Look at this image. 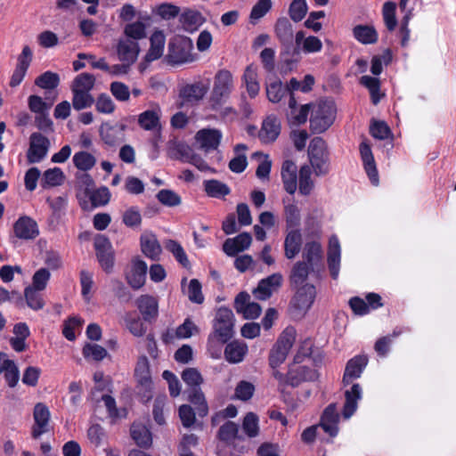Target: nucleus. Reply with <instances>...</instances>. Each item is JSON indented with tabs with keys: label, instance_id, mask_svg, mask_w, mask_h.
Returning a JSON list of instances; mask_svg holds the SVG:
<instances>
[{
	"label": "nucleus",
	"instance_id": "nucleus-4",
	"mask_svg": "<svg viewBox=\"0 0 456 456\" xmlns=\"http://www.w3.org/2000/svg\"><path fill=\"white\" fill-rule=\"evenodd\" d=\"M307 153L315 175H326L329 172V153L324 140L321 137L312 139Z\"/></svg>",
	"mask_w": 456,
	"mask_h": 456
},
{
	"label": "nucleus",
	"instance_id": "nucleus-35",
	"mask_svg": "<svg viewBox=\"0 0 456 456\" xmlns=\"http://www.w3.org/2000/svg\"><path fill=\"white\" fill-rule=\"evenodd\" d=\"M353 35L363 45L375 44L378 41V33L371 26L357 25L353 28Z\"/></svg>",
	"mask_w": 456,
	"mask_h": 456
},
{
	"label": "nucleus",
	"instance_id": "nucleus-6",
	"mask_svg": "<svg viewBox=\"0 0 456 456\" xmlns=\"http://www.w3.org/2000/svg\"><path fill=\"white\" fill-rule=\"evenodd\" d=\"M234 314L227 307H220L213 322V332L224 339H231L234 334Z\"/></svg>",
	"mask_w": 456,
	"mask_h": 456
},
{
	"label": "nucleus",
	"instance_id": "nucleus-60",
	"mask_svg": "<svg viewBox=\"0 0 456 456\" xmlns=\"http://www.w3.org/2000/svg\"><path fill=\"white\" fill-rule=\"evenodd\" d=\"M284 216L289 227H296L300 224V210L295 203H285Z\"/></svg>",
	"mask_w": 456,
	"mask_h": 456
},
{
	"label": "nucleus",
	"instance_id": "nucleus-51",
	"mask_svg": "<svg viewBox=\"0 0 456 456\" xmlns=\"http://www.w3.org/2000/svg\"><path fill=\"white\" fill-rule=\"evenodd\" d=\"M53 102L54 98L50 102H45L38 95H30L28 99V105L30 111L37 115L44 112H49Z\"/></svg>",
	"mask_w": 456,
	"mask_h": 456
},
{
	"label": "nucleus",
	"instance_id": "nucleus-20",
	"mask_svg": "<svg viewBox=\"0 0 456 456\" xmlns=\"http://www.w3.org/2000/svg\"><path fill=\"white\" fill-rule=\"evenodd\" d=\"M317 378V371L305 366L290 368L289 370V385L294 387L299 386L302 382L314 381Z\"/></svg>",
	"mask_w": 456,
	"mask_h": 456
},
{
	"label": "nucleus",
	"instance_id": "nucleus-13",
	"mask_svg": "<svg viewBox=\"0 0 456 456\" xmlns=\"http://www.w3.org/2000/svg\"><path fill=\"white\" fill-rule=\"evenodd\" d=\"M252 237L248 232H241L234 238L227 239L223 244L224 252L229 256H234L249 248Z\"/></svg>",
	"mask_w": 456,
	"mask_h": 456
},
{
	"label": "nucleus",
	"instance_id": "nucleus-37",
	"mask_svg": "<svg viewBox=\"0 0 456 456\" xmlns=\"http://www.w3.org/2000/svg\"><path fill=\"white\" fill-rule=\"evenodd\" d=\"M65 175L60 167H53L45 170L43 174L41 185L43 188L59 186L63 183Z\"/></svg>",
	"mask_w": 456,
	"mask_h": 456
},
{
	"label": "nucleus",
	"instance_id": "nucleus-54",
	"mask_svg": "<svg viewBox=\"0 0 456 456\" xmlns=\"http://www.w3.org/2000/svg\"><path fill=\"white\" fill-rule=\"evenodd\" d=\"M72 106L77 110L91 107L94 103V98L90 93L72 91Z\"/></svg>",
	"mask_w": 456,
	"mask_h": 456
},
{
	"label": "nucleus",
	"instance_id": "nucleus-56",
	"mask_svg": "<svg viewBox=\"0 0 456 456\" xmlns=\"http://www.w3.org/2000/svg\"><path fill=\"white\" fill-rule=\"evenodd\" d=\"M395 9H396V4L394 2L388 1V2H386L383 5V9H382L383 19H384L386 27L389 31H393L397 25V20L395 18Z\"/></svg>",
	"mask_w": 456,
	"mask_h": 456
},
{
	"label": "nucleus",
	"instance_id": "nucleus-5",
	"mask_svg": "<svg viewBox=\"0 0 456 456\" xmlns=\"http://www.w3.org/2000/svg\"><path fill=\"white\" fill-rule=\"evenodd\" d=\"M192 50L193 44L189 37L174 38L168 44L167 61L172 64L192 62L195 60Z\"/></svg>",
	"mask_w": 456,
	"mask_h": 456
},
{
	"label": "nucleus",
	"instance_id": "nucleus-41",
	"mask_svg": "<svg viewBox=\"0 0 456 456\" xmlns=\"http://www.w3.org/2000/svg\"><path fill=\"white\" fill-rule=\"evenodd\" d=\"M204 187L208 195L214 198L224 197L230 193L225 183L215 179L205 181Z\"/></svg>",
	"mask_w": 456,
	"mask_h": 456
},
{
	"label": "nucleus",
	"instance_id": "nucleus-18",
	"mask_svg": "<svg viewBox=\"0 0 456 456\" xmlns=\"http://www.w3.org/2000/svg\"><path fill=\"white\" fill-rule=\"evenodd\" d=\"M360 153L364 165L365 171L374 185L379 183V175L371 149L368 143L362 142L360 144Z\"/></svg>",
	"mask_w": 456,
	"mask_h": 456
},
{
	"label": "nucleus",
	"instance_id": "nucleus-7",
	"mask_svg": "<svg viewBox=\"0 0 456 456\" xmlns=\"http://www.w3.org/2000/svg\"><path fill=\"white\" fill-rule=\"evenodd\" d=\"M50 141L41 133H32L29 137V147L27 151V159L29 164L42 161L47 155Z\"/></svg>",
	"mask_w": 456,
	"mask_h": 456
},
{
	"label": "nucleus",
	"instance_id": "nucleus-11",
	"mask_svg": "<svg viewBox=\"0 0 456 456\" xmlns=\"http://www.w3.org/2000/svg\"><path fill=\"white\" fill-rule=\"evenodd\" d=\"M15 236L21 240H34L39 234L37 224L31 217L20 216L13 224Z\"/></svg>",
	"mask_w": 456,
	"mask_h": 456
},
{
	"label": "nucleus",
	"instance_id": "nucleus-55",
	"mask_svg": "<svg viewBox=\"0 0 456 456\" xmlns=\"http://www.w3.org/2000/svg\"><path fill=\"white\" fill-rule=\"evenodd\" d=\"M265 90L268 100L274 103L279 102L286 94V89L281 80H274L267 84Z\"/></svg>",
	"mask_w": 456,
	"mask_h": 456
},
{
	"label": "nucleus",
	"instance_id": "nucleus-21",
	"mask_svg": "<svg viewBox=\"0 0 456 456\" xmlns=\"http://www.w3.org/2000/svg\"><path fill=\"white\" fill-rule=\"evenodd\" d=\"M281 133V124L277 118L268 117L264 120L258 137L264 143L273 142Z\"/></svg>",
	"mask_w": 456,
	"mask_h": 456
},
{
	"label": "nucleus",
	"instance_id": "nucleus-48",
	"mask_svg": "<svg viewBox=\"0 0 456 456\" xmlns=\"http://www.w3.org/2000/svg\"><path fill=\"white\" fill-rule=\"evenodd\" d=\"M360 83L369 89L372 103L375 105L378 104L381 97L379 94L380 83L379 78L370 76H362L360 78Z\"/></svg>",
	"mask_w": 456,
	"mask_h": 456
},
{
	"label": "nucleus",
	"instance_id": "nucleus-58",
	"mask_svg": "<svg viewBox=\"0 0 456 456\" xmlns=\"http://www.w3.org/2000/svg\"><path fill=\"white\" fill-rule=\"evenodd\" d=\"M242 428L248 437H256L259 433L258 417L254 412H248L242 422Z\"/></svg>",
	"mask_w": 456,
	"mask_h": 456
},
{
	"label": "nucleus",
	"instance_id": "nucleus-25",
	"mask_svg": "<svg viewBox=\"0 0 456 456\" xmlns=\"http://www.w3.org/2000/svg\"><path fill=\"white\" fill-rule=\"evenodd\" d=\"M248 353V346L238 340L228 343L224 348V358L230 363H239L243 361Z\"/></svg>",
	"mask_w": 456,
	"mask_h": 456
},
{
	"label": "nucleus",
	"instance_id": "nucleus-19",
	"mask_svg": "<svg viewBox=\"0 0 456 456\" xmlns=\"http://www.w3.org/2000/svg\"><path fill=\"white\" fill-rule=\"evenodd\" d=\"M297 168L292 160H285L281 166V178L285 191L289 194H294L297 190Z\"/></svg>",
	"mask_w": 456,
	"mask_h": 456
},
{
	"label": "nucleus",
	"instance_id": "nucleus-45",
	"mask_svg": "<svg viewBox=\"0 0 456 456\" xmlns=\"http://www.w3.org/2000/svg\"><path fill=\"white\" fill-rule=\"evenodd\" d=\"M82 354L86 360L100 362L107 356V350L100 345L87 343L84 346Z\"/></svg>",
	"mask_w": 456,
	"mask_h": 456
},
{
	"label": "nucleus",
	"instance_id": "nucleus-10",
	"mask_svg": "<svg viewBox=\"0 0 456 456\" xmlns=\"http://www.w3.org/2000/svg\"><path fill=\"white\" fill-rule=\"evenodd\" d=\"M282 280L283 278L281 273H273L261 280L257 287L253 290V294L259 300H266L281 286Z\"/></svg>",
	"mask_w": 456,
	"mask_h": 456
},
{
	"label": "nucleus",
	"instance_id": "nucleus-49",
	"mask_svg": "<svg viewBox=\"0 0 456 456\" xmlns=\"http://www.w3.org/2000/svg\"><path fill=\"white\" fill-rule=\"evenodd\" d=\"M311 167L308 165H304L299 170V192L303 195L310 194L314 183L311 179Z\"/></svg>",
	"mask_w": 456,
	"mask_h": 456
},
{
	"label": "nucleus",
	"instance_id": "nucleus-31",
	"mask_svg": "<svg viewBox=\"0 0 456 456\" xmlns=\"http://www.w3.org/2000/svg\"><path fill=\"white\" fill-rule=\"evenodd\" d=\"M205 21L202 14L194 10H186L180 16V22L186 31L196 30Z\"/></svg>",
	"mask_w": 456,
	"mask_h": 456
},
{
	"label": "nucleus",
	"instance_id": "nucleus-46",
	"mask_svg": "<svg viewBox=\"0 0 456 456\" xmlns=\"http://www.w3.org/2000/svg\"><path fill=\"white\" fill-rule=\"evenodd\" d=\"M218 437L220 440L229 443L236 438H240L239 436V425L233 421H226L223 424L218 430Z\"/></svg>",
	"mask_w": 456,
	"mask_h": 456
},
{
	"label": "nucleus",
	"instance_id": "nucleus-22",
	"mask_svg": "<svg viewBox=\"0 0 456 456\" xmlns=\"http://www.w3.org/2000/svg\"><path fill=\"white\" fill-rule=\"evenodd\" d=\"M340 265V245L336 236H331L329 241L328 265L333 279H337Z\"/></svg>",
	"mask_w": 456,
	"mask_h": 456
},
{
	"label": "nucleus",
	"instance_id": "nucleus-24",
	"mask_svg": "<svg viewBox=\"0 0 456 456\" xmlns=\"http://www.w3.org/2000/svg\"><path fill=\"white\" fill-rule=\"evenodd\" d=\"M136 304L145 321H151L158 316L159 304L154 297L142 295L138 297Z\"/></svg>",
	"mask_w": 456,
	"mask_h": 456
},
{
	"label": "nucleus",
	"instance_id": "nucleus-23",
	"mask_svg": "<svg viewBox=\"0 0 456 456\" xmlns=\"http://www.w3.org/2000/svg\"><path fill=\"white\" fill-rule=\"evenodd\" d=\"M138 44L129 38L120 40L118 45V55L121 61L133 64L138 56Z\"/></svg>",
	"mask_w": 456,
	"mask_h": 456
},
{
	"label": "nucleus",
	"instance_id": "nucleus-1",
	"mask_svg": "<svg viewBox=\"0 0 456 456\" xmlns=\"http://www.w3.org/2000/svg\"><path fill=\"white\" fill-rule=\"evenodd\" d=\"M310 128L314 134L325 132L334 122L337 113L332 100L320 101L311 104Z\"/></svg>",
	"mask_w": 456,
	"mask_h": 456
},
{
	"label": "nucleus",
	"instance_id": "nucleus-59",
	"mask_svg": "<svg viewBox=\"0 0 456 456\" xmlns=\"http://www.w3.org/2000/svg\"><path fill=\"white\" fill-rule=\"evenodd\" d=\"M200 330V328L190 318H187L176 328L175 336L177 338H189L199 334Z\"/></svg>",
	"mask_w": 456,
	"mask_h": 456
},
{
	"label": "nucleus",
	"instance_id": "nucleus-47",
	"mask_svg": "<svg viewBox=\"0 0 456 456\" xmlns=\"http://www.w3.org/2000/svg\"><path fill=\"white\" fill-rule=\"evenodd\" d=\"M73 162L77 169L88 171L94 167L96 163V159L87 151H79L73 156Z\"/></svg>",
	"mask_w": 456,
	"mask_h": 456
},
{
	"label": "nucleus",
	"instance_id": "nucleus-16",
	"mask_svg": "<svg viewBox=\"0 0 456 456\" xmlns=\"http://www.w3.org/2000/svg\"><path fill=\"white\" fill-rule=\"evenodd\" d=\"M274 32L282 45L288 50L292 46L294 30L291 22L286 17H281L276 20Z\"/></svg>",
	"mask_w": 456,
	"mask_h": 456
},
{
	"label": "nucleus",
	"instance_id": "nucleus-50",
	"mask_svg": "<svg viewBox=\"0 0 456 456\" xmlns=\"http://www.w3.org/2000/svg\"><path fill=\"white\" fill-rule=\"evenodd\" d=\"M40 291L31 287H27L24 291L28 306L36 311L42 309L45 305V301L39 293Z\"/></svg>",
	"mask_w": 456,
	"mask_h": 456
},
{
	"label": "nucleus",
	"instance_id": "nucleus-52",
	"mask_svg": "<svg viewBox=\"0 0 456 456\" xmlns=\"http://www.w3.org/2000/svg\"><path fill=\"white\" fill-rule=\"evenodd\" d=\"M156 198L162 205L169 208L179 206L182 203L181 197L169 189L160 190L157 193Z\"/></svg>",
	"mask_w": 456,
	"mask_h": 456
},
{
	"label": "nucleus",
	"instance_id": "nucleus-2",
	"mask_svg": "<svg viewBox=\"0 0 456 456\" xmlns=\"http://www.w3.org/2000/svg\"><path fill=\"white\" fill-rule=\"evenodd\" d=\"M233 89V78L227 69L219 70L214 78V86L209 97L211 110H217L230 97Z\"/></svg>",
	"mask_w": 456,
	"mask_h": 456
},
{
	"label": "nucleus",
	"instance_id": "nucleus-33",
	"mask_svg": "<svg viewBox=\"0 0 456 456\" xmlns=\"http://www.w3.org/2000/svg\"><path fill=\"white\" fill-rule=\"evenodd\" d=\"M135 375L140 385L142 386L146 391H150L151 388V378L150 364L146 356H142L138 359L135 367Z\"/></svg>",
	"mask_w": 456,
	"mask_h": 456
},
{
	"label": "nucleus",
	"instance_id": "nucleus-39",
	"mask_svg": "<svg viewBox=\"0 0 456 456\" xmlns=\"http://www.w3.org/2000/svg\"><path fill=\"white\" fill-rule=\"evenodd\" d=\"M243 80L245 82L248 95L250 98H255L260 90L256 69H254L252 66H248L243 74Z\"/></svg>",
	"mask_w": 456,
	"mask_h": 456
},
{
	"label": "nucleus",
	"instance_id": "nucleus-26",
	"mask_svg": "<svg viewBox=\"0 0 456 456\" xmlns=\"http://www.w3.org/2000/svg\"><path fill=\"white\" fill-rule=\"evenodd\" d=\"M346 402L343 408L345 419L350 418L357 409V402L362 397V388L359 384H354L352 387L345 392Z\"/></svg>",
	"mask_w": 456,
	"mask_h": 456
},
{
	"label": "nucleus",
	"instance_id": "nucleus-27",
	"mask_svg": "<svg viewBox=\"0 0 456 456\" xmlns=\"http://www.w3.org/2000/svg\"><path fill=\"white\" fill-rule=\"evenodd\" d=\"M141 248L142 253L152 260L158 259L162 250L156 236L152 233H143L141 236Z\"/></svg>",
	"mask_w": 456,
	"mask_h": 456
},
{
	"label": "nucleus",
	"instance_id": "nucleus-3",
	"mask_svg": "<svg viewBox=\"0 0 456 456\" xmlns=\"http://www.w3.org/2000/svg\"><path fill=\"white\" fill-rule=\"evenodd\" d=\"M296 335L297 332L293 327H287L280 335L269 354V365L272 369H276L284 362L296 341Z\"/></svg>",
	"mask_w": 456,
	"mask_h": 456
},
{
	"label": "nucleus",
	"instance_id": "nucleus-9",
	"mask_svg": "<svg viewBox=\"0 0 456 456\" xmlns=\"http://www.w3.org/2000/svg\"><path fill=\"white\" fill-rule=\"evenodd\" d=\"M222 136V132L218 129L203 128L196 133L195 140L199 143L200 150L208 152L218 148Z\"/></svg>",
	"mask_w": 456,
	"mask_h": 456
},
{
	"label": "nucleus",
	"instance_id": "nucleus-12",
	"mask_svg": "<svg viewBox=\"0 0 456 456\" xmlns=\"http://www.w3.org/2000/svg\"><path fill=\"white\" fill-rule=\"evenodd\" d=\"M34 419L35 425L32 428V436L37 439L42 434L49 431L50 411L44 403H38L36 404Z\"/></svg>",
	"mask_w": 456,
	"mask_h": 456
},
{
	"label": "nucleus",
	"instance_id": "nucleus-61",
	"mask_svg": "<svg viewBox=\"0 0 456 456\" xmlns=\"http://www.w3.org/2000/svg\"><path fill=\"white\" fill-rule=\"evenodd\" d=\"M165 248L170 251L175 259L184 267L190 265V262L187 258V256L183 248V247L174 240H168L165 243Z\"/></svg>",
	"mask_w": 456,
	"mask_h": 456
},
{
	"label": "nucleus",
	"instance_id": "nucleus-44",
	"mask_svg": "<svg viewBox=\"0 0 456 456\" xmlns=\"http://www.w3.org/2000/svg\"><path fill=\"white\" fill-rule=\"evenodd\" d=\"M138 123L145 130H153L159 126V116L157 111L148 110L139 115Z\"/></svg>",
	"mask_w": 456,
	"mask_h": 456
},
{
	"label": "nucleus",
	"instance_id": "nucleus-28",
	"mask_svg": "<svg viewBox=\"0 0 456 456\" xmlns=\"http://www.w3.org/2000/svg\"><path fill=\"white\" fill-rule=\"evenodd\" d=\"M208 92V86L202 83L187 85L180 91V97L184 102H196L203 99Z\"/></svg>",
	"mask_w": 456,
	"mask_h": 456
},
{
	"label": "nucleus",
	"instance_id": "nucleus-53",
	"mask_svg": "<svg viewBox=\"0 0 456 456\" xmlns=\"http://www.w3.org/2000/svg\"><path fill=\"white\" fill-rule=\"evenodd\" d=\"M307 10L308 7L305 0H293L289 8V14L293 21L298 22L305 18Z\"/></svg>",
	"mask_w": 456,
	"mask_h": 456
},
{
	"label": "nucleus",
	"instance_id": "nucleus-38",
	"mask_svg": "<svg viewBox=\"0 0 456 456\" xmlns=\"http://www.w3.org/2000/svg\"><path fill=\"white\" fill-rule=\"evenodd\" d=\"M95 77L90 73H81L75 77L71 85V91L90 93L94 88Z\"/></svg>",
	"mask_w": 456,
	"mask_h": 456
},
{
	"label": "nucleus",
	"instance_id": "nucleus-15",
	"mask_svg": "<svg viewBox=\"0 0 456 456\" xmlns=\"http://www.w3.org/2000/svg\"><path fill=\"white\" fill-rule=\"evenodd\" d=\"M146 273V263L142 260L136 259L133 262L132 268L126 274V281L134 289H139L145 283Z\"/></svg>",
	"mask_w": 456,
	"mask_h": 456
},
{
	"label": "nucleus",
	"instance_id": "nucleus-57",
	"mask_svg": "<svg viewBox=\"0 0 456 456\" xmlns=\"http://www.w3.org/2000/svg\"><path fill=\"white\" fill-rule=\"evenodd\" d=\"M60 78L58 74L46 71L37 77L35 80V85L43 89H54L58 86Z\"/></svg>",
	"mask_w": 456,
	"mask_h": 456
},
{
	"label": "nucleus",
	"instance_id": "nucleus-40",
	"mask_svg": "<svg viewBox=\"0 0 456 456\" xmlns=\"http://www.w3.org/2000/svg\"><path fill=\"white\" fill-rule=\"evenodd\" d=\"M230 339H224L219 337L215 332H211L208 338L207 350L210 356L214 359H218L221 356L223 346Z\"/></svg>",
	"mask_w": 456,
	"mask_h": 456
},
{
	"label": "nucleus",
	"instance_id": "nucleus-43",
	"mask_svg": "<svg viewBox=\"0 0 456 456\" xmlns=\"http://www.w3.org/2000/svg\"><path fill=\"white\" fill-rule=\"evenodd\" d=\"M183 381L190 387V389L200 387L204 379L196 368H186L181 374Z\"/></svg>",
	"mask_w": 456,
	"mask_h": 456
},
{
	"label": "nucleus",
	"instance_id": "nucleus-14",
	"mask_svg": "<svg viewBox=\"0 0 456 456\" xmlns=\"http://www.w3.org/2000/svg\"><path fill=\"white\" fill-rule=\"evenodd\" d=\"M126 127L123 124L110 126L109 123H103L100 127L101 138L106 144L114 146L124 141Z\"/></svg>",
	"mask_w": 456,
	"mask_h": 456
},
{
	"label": "nucleus",
	"instance_id": "nucleus-30",
	"mask_svg": "<svg viewBox=\"0 0 456 456\" xmlns=\"http://www.w3.org/2000/svg\"><path fill=\"white\" fill-rule=\"evenodd\" d=\"M303 257L307 265L314 271V267L322 261V250L321 244L316 241L307 242L304 248Z\"/></svg>",
	"mask_w": 456,
	"mask_h": 456
},
{
	"label": "nucleus",
	"instance_id": "nucleus-34",
	"mask_svg": "<svg viewBox=\"0 0 456 456\" xmlns=\"http://www.w3.org/2000/svg\"><path fill=\"white\" fill-rule=\"evenodd\" d=\"M302 244V236L298 230L291 231L288 233L284 241L285 256L292 259L300 251Z\"/></svg>",
	"mask_w": 456,
	"mask_h": 456
},
{
	"label": "nucleus",
	"instance_id": "nucleus-62",
	"mask_svg": "<svg viewBox=\"0 0 456 456\" xmlns=\"http://www.w3.org/2000/svg\"><path fill=\"white\" fill-rule=\"evenodd\" d=\"M310 110L311 104H305L300 106L299 109L289 110L287 116L292 125H302L306 122Z\"/></svg>",
	"mask_w": 456,
	"mask_h": 456
},
{
	"label": "nucleus",
	"instance_id": "nucleus-36",
	"mask_svg": "<svg viewBox=\"0 0 456 456\" xmlns=\"http://www.w3.org/2000/svg\"><path fill=\"white\" fill-rule=\"evenodd\" d=\"M309 267L305 261H298L294 265L289 275V281L293 288L305 284V281L309 274Z\"/></svg>",
	"mask_w": 456,
	"mask_h": 456
},
{
	"label": "nucleus",
	"instance_id": "nucleus-64",
	"mask_svg": "<svg viewBox=\"0 0 456 456\" xmlns=\"http://www.w3.org/2000/svg\"><path fill=\"white\" fill-rule=\"evenodd\" d=\"M89 198L94 207L104 206L110 201V193L107 187L102 186L93 191L90 193Z\"/></svg>",
	"mask_w": 456,
	"mask_h": 456
},
{
	"label": "nucleus",
	"instance_id": "nucleus-8",
	"mask_svg": "<svg viewBox=\"0 0 456 456\" xmlns=\"http://www.w3.org/2000/svg\"><path fill=\"white\" fill-rule=\"evenodd\" d=\"M316 295L315 287L305 283L297 288V292L292 298L291 306L298 311L299 314H305L313 305Z\"/></svg>",
	"mask_w": 456,
	"mask_h": 456
},
{
	"label": "nucleus",
	"instance_id": "nucleus-17",
	"mask_svg": "<svg viewBox=\"0 0 456 456\" xmlns=\"http://www.w3.org/2000/svg\"><path fill=\"white\" fill-rule=\"evenodd\" d=\"M368 359L366 356L358 355L354 358L351 359L345 370L343 383L345 386L349 385L354 379H357L361 376L363 369L367 365Z\"/></svg>",
	"mask_w": 456,
	"mask_h": 456
},
{
	"label": "nucleus",
	"instance_id": "nucleus-29",
	"mask_svg": "<svg viewBox=\"0 0 456 456\" xmlns=\"http://www.w3.org/2000/svg\"><path fill=\"white\" fill-rule=\"evenodd\" d=\"M165 35L162 31H155L151 37V47L145 55L148 62L158 60L161 57L165 45Z\"/></svg>",
	"mask_w": 456,
	"mask_h": 456
},
{
	"label": "nucleus",
	"instance_id": "nucleus-42",
	"mask_svg": "<svg viewBox=\"0 0 456 456\" xmlns=\"http://www.w3.org/2000/svg\"><path fill=\"white\" fill-rule=\"evenodd\" d=\"M189 401L196 406L200 416L207 415L208 407L200 387L190 389Z\"/></svg>",
	"mask_w": 456,
	"mask_h": 456
},
{
	"label": "nucleus",
	"instance_id": "nucleus-63",
	"mask_svg": "<svg viewBox=\"0 0 456 456\" xmlns=\"http://www.w3.org/2000/svg\"><path fill=\"white\" fill-rule=\"evenodd\" d=\"M46 203L49 205L52 213L64 216L68 205V197L67 195H61L53 198L48 197L46 199Z\"/></svg>",
	"mask_w": 456,
	"mask_h": 456
},
{
	"label": "nucleus",
	"instance_id": "nucleus-32",
	"mask_svg": "<svg viewBox=\"0 0 456 456\" xmlns=\"http://www.w3.org/2000/svg\"><path fill=\"white\" fill-rule=\"evenodd\" d=\"M130 431L132 438L139 447L149 448L151 446V434L144 425L133 424Z\"/></svg>",
	"mask_w": 456,
	"mask_h": 456
}]
</instances>
